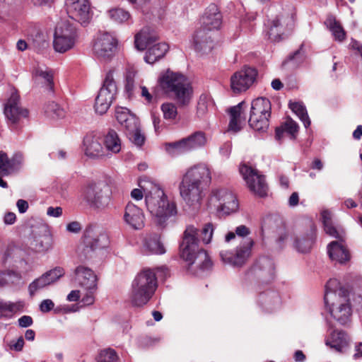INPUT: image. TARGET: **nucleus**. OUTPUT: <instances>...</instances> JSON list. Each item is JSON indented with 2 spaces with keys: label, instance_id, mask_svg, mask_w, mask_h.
<instances>
[{
  "label": "nucleus",
  "instance_id": "62",
  "mask_svg": "<svg viewBox=\"0 0 362 362\" xmlns=\"http://www.w3.org/2000/svg\"><path fill=\"white\" fill-rule=\"evenodd\" d=\"M62 211H63V209L60 206H57L55 208L52 207V206H49L47 208V214L49 216H52V217L57 218V217H59L62 215Z\"/></svg>",
  "mask_w": 362,
  "mask_h": 362
},
{
  "label": "nucleus",
  "instance_id": "37",
  "mask_svg": "<svg viewBox=\"0 0 362 362\" xmlns=\"http://www.w3.org/2000/svg\"><path fill=\"white\" fill-rule=\"evenodd\" d=\"M315 226H312L310 234L305 237L297 238L295 240L294 247L298 250V252L301 253H307L310 251L315 240Z\"/></svg>",
  "mask_w": 362,
  "mask_h": 362
},
{
  "label": "nucleus",
  "instance_id": "1",
  "mask_svg": "<svg viewBox=\"0 0 362 362\" xmlns=\"http://www.w3.org/2000/svg\"><path fill=\"white\" fill-rule=\"evenodd\" d=\"M215 226L212 223L204 225L201 230L192 225L187 226L180 245L181 257L188 262L189 267L196 264L201 272L209 271L213 266L207 252L199 247V239L204 244L211 243Z\"/></svg>",
  "mask_w": 362,
  "mask_h": 362
},
{
  "label": "nucleus",
  "instance_id": "53",
  "mask_svg": "<svg viewBox=\"0 0 362 362\" xmlns=\"http://www.w3.org/2000/svg\"><path fill=\"white\" fill-rule=\"evenodd\" d=\"M136 71L133 67H129L127 69L125 74V89L129 93H132L134 87V78Z\"/></svg>",
  "mask_w": 362,
  "mask_h": 362
},
{
  "label": "nucleus",
  "instance_id": "63",
  "mask_svg": "<svg viewBox=\"0 0 362 362\" xmlns=\"http://www.w3.org/2000/svg\"><path fill=\"white\" fill-rule=\"evenodd\" d=\"M232 149V144L230 141H227L224 143L220 148V153L225 156L226 158H228L230 154Z\"/></svg>",
  "mask_w": 362,
  "mask_h": 362
},
{
  "label": "nucleus",
  "instance_id": "18",
  "mask_svg": "<svg viewBox=\"0 0 362 362\" xmlns=\"http://www.w3.org/2000/svg\"><path fill=\"white\" fill-rule=\"evenodd\" d=\"M92 260L95 263L102 262L107 255V248L110 245V239L104 230L92 229Z\"/></svg>",
  "mask_w": 362,
  "mask_h": 362
},
{
  "label": "nucleus",
  "instance_id": "46",
  "mask_svg": "<svg viewBox=\"0 0 362 362\" xmlns=\"http://www.w3.org/2000/svg\"><path fill=\"white\" fill-rule=\"evenodd\" d=\"M125 134L129 137V140L136 146L141 147L145 142L146 138L144 134L141 133L139 128V122L136 125L135 129L127 130Z\"/></svg>",
  "mask_w": 362,
  "mask_h": 362
},
{
  "label": "nucleus",
  "instance_id": "17",
  "mask_svg": "<svg viewBox=\"0 0 362 362\" xmlns=\"http://www.w3.org/2000/svg\"><path fill=\"white\" fill-rule=\"evenodd\" d=\"M65 6L70 17L84 27L89 25L90 18L89 0H66Z\"/></svg>",
  "mask_w": 362,
  "mask_h": 362
},
{
  "label": "nucleus",
  "instance_id": "44",
  "mask_svg": "<svg viewBox=\"0 0 362 362\" xmlns=\"http://www.w3.org/2000/svg\"><path fill=\"white\" fill-rule=\"evenodd\" d=\"M213 108L214 102L211 96L207 94L201 95L197 104V114L198 117H204Z\"/></svg>",
  "mask_w": 362,
  "mask_h": 362
},
{
  "label": "nucleus",
  "instance_id": "2",
  "mask_svg": "<svg viewBox=\"0 0 362 362\" xmlns=\"http://www.w3.org/2000/svg\"><path fill=\"white\" fill-rule=\"evenodd\" d=\"M211 181V170L206 163H200L187 169L179 185L180 194L186 204L199 207Z\"/></svg>",
  "mask_w": 362,
  "mask_h": 362
},
{
  "label": "nucleus",
  "instance_id": "11",
  "mask_svg": "<svg viewBox=\"0 0 362 362\" xmlns=\"http://www.w3.org/2000/svg\"><path fill=\"white\" fill-rule=\"evenodd\" d=\"M239 172L253 194L260 197L267 195L268 186L265 177L259 174L257 170L246 164H242L239 167Z\"/></svg>",
  "mask_w": 362,
  "mask_h": 362
},
{
  "label": "nucleus",
  "instance_id": "64",
  "mask_svg": "<svg viewBox=\"0 0 362 362\" xmlns=\"http://www.w3.org/2000/svg\"><path fill=\"white\" fill-rule=\"evenodd\" d=\"M33 320L30 316L23 315L18 319V325L21 327H28L33 325Z\"/></svg>",
  "mask_w": 362,
  "mask_h": 362
},
{
  "label": "nucleus",
  "instance_id": "14",
  "mask_svg": "<svg viewBox=\"0 0 362 362\" xmlns=\"http://www.w3.org/2000/svg\"><path fill=\"white\" fill-rule=\"evenodd\" d=\"M158 287L157 278L153 269H144L132 284L133 294H154Z\"/></svg>",
  "mask_w": 362,
  "mask_h": 362
},
{
  "label": "nucleus",
  "instance_id": "60",
  "mask_svg": "<svg viewBox=\"0 0 362 362\" xmlns=\"http://www.w3.org/2000/svg\"><path fill=\"white\" fill-rule=\"evenodd\" d=\"M54 303L50 299H46L42 301L40 305V309L42 313H47L54 308Z\"/></svg>",
  "mask_w": 362,
  "mask_h": 362
},
{
  "label": "nucleus",
  "instance_id": "39",
  "mask_svg": "<svg viewBox=\"0 0 362 362\" xmlns=\"http://www.w3.org/2000/svg\"><path fill=\"white\" fill-rule=\"evenodd\" d=\"M23 305L22 302H6L0 299V319L11 317L16 313L22 310Z\"/></svg>",
  "mask_w": 362,
  "mask_h": 362
},
{
  "label": "nucleus",
  "instance_id": "25",
  "mask_svg": "<svg viewBox=\"0 0 362 362\" xmlns=\"http://www.w3.org/2000/svg\"><path fill=\"white\" fill-rule=\"evenodd\" d=\"M222 23V16L215 4L210 5L202 18V24L208 31L218 30Z\"/></svg>",
  "mask_w": 362,
  "mask_h": 362
},
{
  "label": "nucleus",
  "instance_id": "33",
  "mask_svg": "<svg viewBox=\"0 0 362 362\" xmlns=\"http://www.w3.org/2000/svg\"><path fill=\"white\" fill-rule=\"evenodd\" d=\"M169 49L165 42H158L151 45L146 53L144 60L148 64H153L165 56Z\"/></svg>",
  "mask_w": 362,
  "mask_h": 362
},
{
  "label": "nucleus",
  "instance_id": "27",
  "mask_svg": "<svg viewBox=\"0 0 362 362\" xmlns=\"http://www.w3.org/2000/svg\"><path fill=\"white\" fill-rule=\"evenodd\" d=\"M30 245L33 249L38 252H47L52 246V238L49 233L45 230H41L33 233Z\"/></svg>",
  "mask_w": 362,
  "mask_h": 362
},
{
  "label": "nucleus",
  "instance_id": "4",
  "mask_svg": "<svg viewBox=\"0 0 362 362\" xmlns=\"http://www.w3.org/2000/svg\"><path fill=\"white\" fill-rule=\"evenodd\" d=\"M158 83L163 92L173 98L179 104L185 105L189 103L192 96V88L183 74L168 69L160 74Z\"/></svg>",
  "mask_w": 362,
  "mask_h": 362
},
{
  "label": "nucleus",
  "instance_id": "40",
  "mask_svg": "<svg viewBox=\"0 0 362 362\" xmlns=\"http://www.w3.org/2000/svg\"><path fill=\"white\" fill-rule=\"evenodd\" d=\"M90 269L84 266H78L75 269V282L86 290L90 288Z\"/></svg>",
  "mask_w": 362,
  "mask_h": 362
},
{
  "label": "nucleus",
  "instance_id": "61",
  "mask_svg": "<svg viewBox=\"0 0 362 362\" xmlns=\"http://www.w3.org/2000/svg\"><path fill=\"white\" fill-rule=\"evenodd\" d=\"M24 346V339L23 337H20L16 341H11L10 348L16 351H22Z\"/></svg>",
  "mask_w": 362,
  "mask_h": 362
},
{
  "label": "nucleus",
  "instance_id": "54",
  "mask_svg": "<svg viewBox=\"0 0 362 362\" xmlns=\"http://www.w3.org/2000/svg\"><path fill=\"white\" fill-rule=\"evenodd\" d=\"M105 146L97 140L92 141V158H103L107 156Z\"/></svg>",
  "mask_w": 362,
  "mask_h": 362
},
{
  "label": "nucleus",
  "instance_id": "48",
  "mask_svg": "<svg viewBox=\"0 0 362 362\" xmlns=\"http://www.w3.org/2000/svg\"><path fill=\"white\" fill-rule=\"evenodd\" d=\"M95 360L96 362H117L119 356L115 350L108 348L100 351Z\"/></svg>",
  "mask_w": 362,
  "mask_h": 362
},
{
  "label": "nucleus",
  "instance_id": "19",
  "mask_svg": "<svg viewBox=\"0 0 362 362\" xmlns=\"http://www.w3.org/2000/svg\"><path fill=\"white\" fill-rule=\"evenodd\" d=\"M24 156L21 152L15 153L9 158L4 151H0V176H8L18 173L23 166Z\"/></svg>",
  "mask_w": 362,
  "mask_h": 362
},
{
  "label": "nucleus",
  "instance_id": "7",
  "mask_svg": "<svg viewBox=\"0 0 362 362\" xmlns=\"http://www.w3.org/2000/svg\"><path fill=\"white\" fill-rule=\"evenodd\" d=\"M77 37L74 26L67 21L59 22L54 31L53 46L56 52L64 53L72 49Z\"/></svg>",
  "mask_w": 362,
  "mask_h": 362
},
{
  "label": "nucleus",
  "instance_id": "43",
  "mask_svg": "<svg viewBox=\"0 0 362 362\" xmlns=\"http://www.w3.org/2000/svg\"><path fill=\"white\" fill-rule=\"evenodd\" d=\"M90 232L86 228L77 247V252L81 257L88 258L90 253Z\"/></svg>",
  "mask_w": 362,
  "mask_h": 362
},
{
  "label": "nucleus",
  "instance_id": "31",
  "mask_svg": "<svg viewBox=\"0 0 362 362\" xmlns=\"http://www.w3.org/2000/svg\"><path fill=\"white\" fill-rule=\"evenodd\" d=\"M338 240L339 241H332L328 245L327 253L332 261L344 263L349 259V253L342 243L344 239Z\"/></svg>",
  "mask_w": 362,
  "mask_h": 362
},
{
  "label": "nucleus",
  "instance_id": "50",
  "mask_svg": "<svg viewBox=\"0 0 362 362\" xmlns=\"http://www.w3.org/2000/svg\"><path fill=\"white\" fill-rule=\"evenodd\" d=\"M165 119L173 121L177 115V107L171 103H165L160 107Z\"/></svg>",
  "mask_w": 362,
  "mask_h": 362
},
{
  "label": "nucleus",
  "instance_id": "8",
  "mask_svg": "<svg viewBox=\"0 0 362 362\" xmlns=\"http://www.w3.org/2000/svg\"><path fill=\"white\" fill-rule=\"evenodd\" d=\"M207 142L205 133L196 132L178 141L167 143L165 151L171 156H176L204 147Z\"/></svg>",
  "mask_w": 362,
  "mask_h": 362
},
{
  "label": "nucleus",
  "instance_id": "55",
  "mask_svg": "<svg viewBox=\"0 0 362 362\" xmlns=\"http://www.w3.org/2000/svg\"><path fill=\"white\" fill-rule=\"evenodd\" d=\"M284 131L291 135L292 138L296 136V134L298 131V124L291 118H288L282 125Z\"/></svg>",
  "mask_w": 362,
  "mask_h": 362
},
{
  "label": "nucleus",
  "instance_id": "10",
  "mask_svg": "<svg viewBox=\"0 0 362 362\" xmlns=\"http://www.w3.org/2000/svg\"><path fill=\"white\" fill-rule=\"evenodd\" d=\"M324 296L325 305L329 308L331 315L341 325H345L349 322L351 308L349 296Z\"/></svg>",
  "mask_w": 362,
  "mask_h": 362
},
{
  "label": "nucleus",
  "instance_id": "6",
  "mask_svg": "<svg viewBox=\"0 0 362 362\" xmlns=\"http://www.w3.org/2000/svg\"><path fill=\"white\" fill-rule=\"evenodd\" d=\"M271 103L263 97L257 98L251 103L249 125L257 132H266L269 128L271 116Z\"/></svg>",
  "mask_w": 362,
  "mask_h": 362
},
{
  "label": "nucleus",
  "instance_id": "36",
  "mask_svg": "<svg viewBox=\"0 0 362 362\" xmlns=\"http://www.w3.org/2000/svg\"><path fill=\"white\" fill-rule=\"evenodd\" d=\"M102 141L107 151L118 153L121 151L122 141L116 131L109 129L104 135Z\"/></svg>",
  "mask_w": 362,
  "mask_h": 362
},
{
  "label": "nucleus",
  "instance_id": "52",
  "mask_svg": "<svg viewBox=\"0 0 362 362\" xmlns=\"http://www.w3.org/2000/svg\"><path fill=\"white\" fill-rule=\"evenodd\" d=\"M64 274L65 272L63 267H56L44 273V275L46 276L48 283L51 285L57 281Z\"/></svg>",
  "mask_w": 362,
  "mask_h": 362
},
{
  "label": "nucleus",
  "instance_id": "3",
  "mask_svg": "<svg viewBox=\"0 0 362 362\" xmlns=\"http://www.w3.org/2000/svg\"><path fill=\"white\" fill-rule=\"evenodd\" d=\"M139 185L145 193L146 206L155 223L160 227H165L167 221L177 214L176 203L168 199L158 185L146 178L141 179Z\"/></svg>",
  "mask_w": 362,
  "mask_h": 362
},
{
  "label": "nucleus",
  "instance_id": "58",
  "mask_svg": "<svg viewBox=\"0 0 362 362\" xmlns=\"http://www.w3.org/2000/svg\"><path fill=\"white\" fill-rule=\"evenodd\" d=\"M151 119L156 133H160L163 129L164 123L161 121L160 118L154 113L151 114Z\"/></svg>",
  "mask_w": 362,
  "mask_h": 362
},
{
  "label": "nucleus",
  "instance_id": "49",
  "mask_svg": "<svg viewBox=\"0 0 362 362\" xmlns=\"http://www.w3.org/2000/svg\"><path fill=\"white\" fill-rule=\"evenodd\" d=\"M45 112L54 118H64L66 115V111L54 102L49 103L45 107Z\"/></svg>",
  "mask_w": 362,
  "mask_h": 362
},
{
  "label": "nucleus",
  "instance_id": "5",
  "mask_svg": "<svg viewBox=\"0 0 362 362\" xmlns=\"http://www.w3.org/2000/svg\"><path fill=\"white\" fill-rule=\"evenodd\" d=\"M275 274L273 260L268 257H259L253 267L245 274L242 286L245 291L262 294L263 284L271 281Z\"/></svg>",
  "mask_w": 362,
  "mask_h": 362
},
{
  "label": "nucleus",
  "instance_id": "20",
  "mask_svg": "<svg viewBox=\"0 0 362 362\" xmlns=\"http://www.w3.org/2000/svg\"><path fill=\"white\" fill-rule=\"evenodd\" d=\"M111 189L106 177L92 183V209L105 206L108 204Z\"/></svg>",
  "mask_w": 362,
  "mask_h": 362
},
{
  "label": "nucleus",
  "instance_id": "22",
  "mask_svg": "<svg viewBox=\"0 0 362 362\" xmlns=\"http://www.w3.org/2000/svg\"><path fill=\"white\" fill-rule=\"evenodd\" d=\"M142 250L148 255H162L166 252L160 235L156 233L146 235L142 242Z\"/></svg>",
  "mask_w": 362,
  "mask_h": 362
},
{
  "label": "nucleus",
  "instance_id": "38",
  "mask_svg": "<svg viewBox=\"0 0 362 362\" xmlns=\"http://www.w3.org/2000/svg\"><path fill=\"white\" fill-rule=\"evenodd\" d=\"M325 25L330 30L335 40L342 42L345 40L346 32L333 15L327 16Z\"/></svg>",
  "mask_w": 362,
  "mask_h": 362
},
{
  "label": "nucleus",
  "instance_id": "45",
  "mask_svg": "<svg viewBox=\"0 0 362 362\" xmlns=\"http://www.w3.org/2000/svg\"><path fill=\"white\" fill-rule=\"evenodd\" d=\"M347 291L337 279H330L325 284V294H346Z\"/></svg>",
  "mask_w": 362,
  "mask_h": 362
},
{
  "label": "nucleus",
  "instance_id": "13",
  "mask_svg": "<svg viewBox=\"0 0 362 362\" xmlns=\"http://www.w3.org/2000/svg\"><path fill=\"white\" fill-rule=\"evenodd\" d=\"M118 45L115 37L107 32H99L96 34L93 45L95 55L103 59H110Z\"/></svg>",
  "mask_w": 362,
  "mask_h": 362
},
{
  "label": "nucleus",
  "instance_id": "32",
  "mask_svg": "<svg viewBox=\"0 0 362 362\" xmlns=\"http://www.w3.org/2000/svg\"><path fill=\"white\" fill-rule=\"evenodd\" d=\"M349 339L345 332L342 330L334 329L329 334L325 341V344L338 352H341L342 349L348 346Z\"/></svg>",
  "mask_w": 362,
  "mask_h": 362
},
{
  "label": "nucleus",
  "instance_id": "56",
  "mask_svg": "<svg viewBox=\"0 0 362 362\" xmlns=\"http://www.w3.org/2000/svg\"><path fill=\"white\" fill-rule=\"evenodd\" d=\"M151 296H132L131 303L134 307H141L146 304Z\"/></svg>",
  "mask_w": 362,
  "mask_h": 362
},
{
  "label": "nucleus",
  "instance_id": "30",
  "mask_svg": "<svg viewBox=\"0 0 362 362\" xmlns=\"http://www.w3.org/2000/svg\"><path fill=\"white\" fill-rule=\"evenodd\" d=\"M35 82L46 86L49 90L54 88L53 71L45 66L37 65L32 71Z\"/></svg>",
  "mask_w": 362,
  "mask_h": 362
},
{
  "label": "nucleus",
  "instance_id": "51",
  "mask_svg": "<svg viewBox=\"0 0 362 362\" xmlns=\"http://www.w3.org/2000/svg\"><path fill=\"white\" fill-rule=\"evenodd\" d=\"M49 285L50 284L48 283L46 276L43 274L30 284L28 286L30 294H34L36 292H39L41 289Z\"/></svg>",
  "mask_w": 362,
  "mask_h": 362
},
{
  "label": "nucleus",
  "instance_id": "16",
  "mask_svg": "<svg viewBox=\"0 0 362 362\" xmlns=\"http://www.w3.org/2000/svg\"><path fill=\"white\" fill-rule=\"evenodd\" d=\"M293 25V18L290 15H280L272 20H269L266 24V35L273 42H278L286 30H291Z\"/></svg>",
  "mask_w": 362,
  "mask_h": 362
},
{
  "label": "nucleus",
  "instance_id": "47",
  "mask_svg": "<svg viewBox=\"0 0 362 362\" xmlns=\"http://www.w3.org/2000/svg\"><path fill=\"white\" fill-rule=\"evenodd\" d=\"M21 279V275L16 272H0V288L9 284H15Z\"/></svg>",
  "mask_w": 362,
  "mask_h": 362
},
{
  "label": "nucleus",
  "instance_id": "34",
  "mask_svg": "<svg viewBox=\"0 0 362 362\" xmlns=\"http://www.w3.org/2000/svg\"><path fill=\"white\" fill-rule=\"evenodd\" d=\"M254 245V241L247 238L237 247L235 254V267H240L245 264L247 258L250 256L252 248Z\"/></svg>",
  "mask_w": 362,
  "mask_h": 362
},
{
  "label": "nucleus",
  "instance_id": "29",
  "mask_svg": "<svg viewBox=\"0 0 362 362\" xmlns=\"http://www.w3.org/2000/svg\"><path fill=\"white\" fill-rule=\"evenodd\" d=\"M115 117L124 129L127 130L135 129L136 125L139 122V119L126 107H119L115 110Z\"/></svg>",
  "mask_w": 362,
  "mask_h": 362
},
{
  "label": "nucleus",
  "instance_id": "35",
  "mask_svg": "<svg viewBox=\"0 0 362 362\" xmlns=\"http://www.w3.org/2000/svg\"><path fill=\"white\" fill-rule=\"evenodd\" d=\"M321 216L325 233L333 238L342 240L345 235L344 230L341 228H337L332 225L331 213L325 210L322 211Z\"/></svg>",
  "mask_w": 362,
  "mask_h": 362
},
{
  "label": "nucleus",
  "instance_id": "12",
  "mask_svg": "<svg viewBox=\"0 0 362 362\" xmlns=\"http://www.w3.org/2000/svg\"><path fill=\"white\" fill-rule=\"evenodd\" d=\"M209 203L218 211L226 214L235 212L238 209V202L235 194L231 191L224 188L212 190Z\"/></svg>",
  "mask_w": 362,
  "mask_h": 362
},
{
  "label": "nucleus",
  "instance_id": "9",
  "mask_svg": "<svg viewBox=\"0 0 362 362\" xmlns=\"http://www.w3.org/2000/svg\"><path fill=\"white\" fill-rule=\"evenodd\" d=\"M115 69L109 70L105 76L103 85L95 98V110L99 115L105 114L109 109L117 92L114 80Z\"/></svg>",
  "mask_w": 362,
  "mask_h": 362
},
{
  "label": "nucleus",
  "instance_id": "57",
  "mask_svg": "<svg viewBox=\"0 0 362 362\" xmlns=\"http://www.w3.org/2000/svg\"><path fill=\"white\" fill-rule=\"evenodd\" d=\"M220 257L224 263L235 267V254H233L232 252L222 250L220 252Z\"/></svg>",
  "mask_w": 362,
  "mask_h": 362
},
{
  "label": "nucleus",
  "instance_id": "26",
  "mask_svg": "<svg viewBox=\"0 0 362 362\" xmlns=\"http://www.w3.org/2000/svg\"><path fill=\"white\" fill-rule=\"evenodd\" d=\"M245 105V102L243 101L228 110L230 115L228 131L238 132L242 129L243 124H245L246 120L243 110Z\"/></svg>",
  "mask_w": 362,
  "mask_h": 362
},
{
  "label": "nucleus",
  "instance_id": "59",
  "mask_svg": "<svg viewBox=\"0 0 362 362\" xmlns=\"http://www.w3.org/2000/svg\"><path fill=\"white\" fill-rule=\"evenodd\" d=\"M66 228L69 233H78L81 230L82 226L79 222L72 221L66 225Z\"/></svg>",
  "mask_w": 362,
  "mask_h": 362
},
{
  "label": "nucleus",
  "instance_id": "28",
  "mask_svg": "<svg viewBox=\"0 0 362 362\" xmlns=\"http://www.w3.org/2000/svg\"><path fill=\"white\" fill-rule=\"evenodd\" d=\"M158 39L157 34L148 27H144L134 37V46L137 50L148 48Z\"/></svg>",
  "mask_w": 362,
  "mask_h": 362
},
{
  "label": "nucleus",
  "instance_id": "21",
  "mask_svg": "<svg viewBox=\"0 0 362 362\" xmlns=\"http://www.w3.org/2000/svg\"><path fill=\"white\" fill-rule=\"evenodd\" d=\"M124 221L134 230H141L145 226V216L142 209L132 203H128L125 207Z\"/></svg>",
  "mask_w": 362,
  "mask_h": 362
},
{
  "label": "nucleus",
  "instance_id": "41",
  "mask_svg": "<svg viewBox=\"0 0 362 362\" xmlns=\"http://www.w3.org/2000/svg\"><path fill=\"white\" fill-rule=\"evenodd\" d=\"M110 18L117 24L133 23L131 14L122 8H114L108 11Z\"/></svg>",
  "mask_w": 362,
  "mask_h": 362
},
{
  "label": "nucleus",
  "instance_id": "23",
  "mask_svg": "<svg viewBox=\"0 0 362 362\" xmlns=\"http://www.w3.org/2000/svg\"><path fill=\"white\" fill-rule=\"evenodd\" d=\"M19 95L13 92L5 105L4 114L12 123L17 122L21 117H26L28 111L21 108L19 105Z\"/></svg>",
  "mask_w": 362,
  "mask_h": 362
},
{
  "label": "nucleus",
  "instance_id": "42",
  "mask_svg": "<svg viewBox=\"0 0 362 362\" xmlns=\"http://www.w3.org/2000/svg\"><path fill=\"white\" fill-rule=\"evenodd\" d=\"M289 107L303 122L305 128L308 129L311 122L305 106L302 103L294 102L291 103Z\"/></svg>",
  "mask_w": 362,
  "mask_h": 362
},
{
  "label": "nucleus",
  "instance_id": "15",
  "mask_svg": "<svg viewBox=\"0 0 362 362\" xmlns=\"http://www.w3.org/2000/svg\"><path fill=\"white\" fill-rule=\"evenodd\" d=\"M257 71L255 69L245 66L235 72L230 77V88L234 93L246 91L255 81Z\"/></svg>",
  "mask_w": 362,
  "mask_h": 362
},
{
  "label": "nucleus",
  "instance_id": "24",
  "mask_svg": "<svg viewBox=\"0 0 362 362\" xmlns=\"http://www.w3.org/2000/svg\"><path fill=\"white\" fill-rule=\"evenodd\" d=\"M208 32L207 28L203 25L194 32L192 42L197 51L207 52L212 49L213 41Z\"/></svg>",
  "mask_w": 362,
  "mask_h": 362
}]
</instances>
